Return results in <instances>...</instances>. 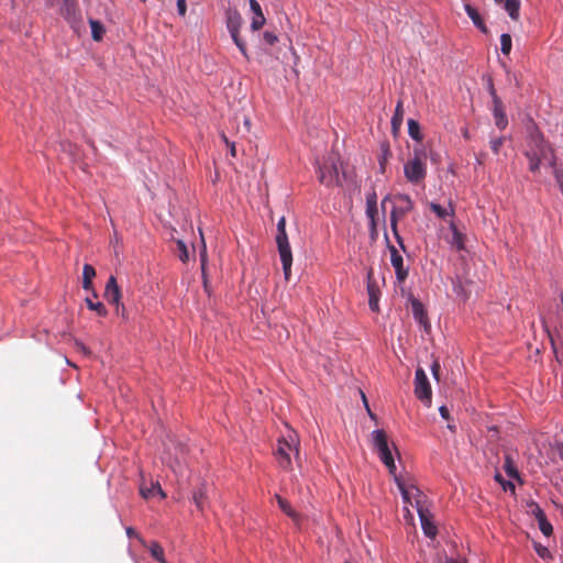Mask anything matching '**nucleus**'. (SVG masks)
Here are the masks:
<instances>
[{"label": "nucleus", "mask_w": 563, "mask_h": 563, "mask_svg": "<svg viewBox=\"0 0 563 563\" xmlns=\"http://www.w3.org/2000/svg\"><path fill=\"white\" fill-rule=\"evenodd\" d=\"M534 550L542 559H549L551 556L549 549L540 543H534Z\"/></svg>", "instance_id": "4c0bfd02"}, {"label": "nucleus", "mask_w": 563, "mask_h": 563, "mask_svg": "<svg viewBox=\"0 0 563 563\" xmlns=\"http://www.w3.org/2000/svg\"><path fill=\"white\" fill-rule=\"evenodd\" d=\"M250 9L253 13V18L251 21V29L252 31H258L262 29L266 22V19L264 16V13L262 11V8L260 3L256 0H250Z\"/></svg>", "instance_id": "aec40b11"}, {"label": "nucleus", "mask_w": 563, "mask_h": 563, "mask_svg": "<svg viewBox=\"0 0 563 563\" xmlns=\"http://www.w3.org/2000/svg\"><path fill=\"white\" fill-rule=\"evenodd\" d=\"M386 208L382 207L379 210L377 206V196L375 192H371L366 196V216L369 220V230L372 235L377 234V227L379 223L386 221Z\"/></svg>", "instance_id": "9d476101"}, {"label": "nucleus", "mask_w": 563, "mask_h": 563, "mask_svg": "<svg viewBox=\"0 0 563 563\" xmlns=\"http://www.w3.org/2000/svg\"><path fill=\"white\" fill-rule=\"evenodd\" d=\"M427 154L422 147H415L413 155L404 165V175L406 179L418 185L423 181L427 175Z\"/></svg>", "instance_id": "423d86ee"}, {"label": "nucleus", "mask_w": 563, "mask_h": 563, "mask_svg": "<svg viewBox=\"0 0 563 563\" xmlns=\"http://www.w3.org/2000/svg\"><path fill=\"white\" fill-rule=\"evenodd\" d=\"M367 294L369 309L377 312L379 310L378 301L380 290L378 285L373 280L371 272L367 274Z\"/></svg>", "instance_id": "2eb2a0df"}, {"label": "nucleus", "mask_w": 563, "mask_h": 563, "mask_svg": "<svg viewBox=\"0 0 563 563\" xmlns=\"http://www.w3.org/2000/svg\"><path fill=\"white\" fill-rule=\"evenodd\" d=\"M222 140L228 146L232 143L228 140V137L224 134H222Z\"/></svg>", "instance_id": "6e6d98bb"}, {"label": "nucleus", "mask_w": 563, "mask_h": 563, "mask_svg": "<svg viewBox=\"0 0 563 563\" xmlns=\"http://www.w3.org/2000/svg\"><path fill=\"white\" fill-rule=\"evenodd\" d=\"M245 125L250 126V120H245Z\"/></svg>", "instance_id": "052dcab7"}, {"label": "nucleus", "mask_w": 563, "mask_h": 563, "mask_svg": "<svg viewBox=\"0 0 563 563\" xmlns=\"http://www.w3.org/2000/svg\"><path fill=\"white\" fill-rule=\"evenodd\" d=\"M449 229L451 231L452 236L451 239H448V243L451 245V247L457 251L465 250V234L459 230V228L452 220L449 223Z\"/></svg>", "instance_id": "6ab92c4d"}, {"label": "nucleus", "mask_w": 563, "mask_h": 563, "mask_svg": "<svg viewBox=\"0 0 563 563\" xmlns=\"http://www.w3.org/2000/svg\"><path fill=\"white\" fill-rule=\"evenodd\" d=\"M150 552L156 561H158L159 563H166L164 559V550L157 542H153L150 545Z\"/></svg>", "instance_id": "473e14b6"}, {"label": "nucleus", "mask_w": 563, "mask_h": 563, "mask_svg": "<svg viewBox=\"0 0 563 563\" xmlns=\"http://www.w3.org/2000/svg\"><path fill=\"white\" fill-rule=\"evenodd\" d=\"M345 563H350V562H345Z\"/></svg>", "instance_id": "0e129e2a"}, {"label": "nucleus", "mask_w": 563, "mask_h": 563, "mask_svg": "<svg viewBox=\"0 0 563 563\" xmlns=\"http://www.w3.org/2000/svg\"><path fill=\"white\" fill-rule=\"evenodd\" d=\"M177 11L180 16H185L187 12L186 0H177Z\"/></svg>", "instance_id": "c03bdc74"}, {"label": "nucleus", "mask_w": 563, "mask_h": 563, "mask_svg": "<svg viewBox=\"0 0 563 563\" xmlns=\"http://www.w3.org/2000/svg\"><path fill=\"white\" fill-rule=\"evenodd\" d=\"M206 499H207V492H206L205 485L198 487L192 493V501L196 505L197 509L201 512L205 510V500Z\"/></svg>", "instance_id": "a878e982"}, {"label": "nucleus", "mask_w": 563, "mask_h": 563, "mask_svg": "<svg viewBox=\"0 0 563 563\" xmlns=\"http://www.w3.org/2000/svg\"><path fill=\"white\" fill-rule=\"evenodd\" d=\"M431 372L435 379H439V373H440V364L438 361H434L431 365Z\"/></svg>", "instance_id": "a18cd8bd"}, {"label": "nucleus", "mask_w": 563, "mask_h": 563, "mask_svg": "<svg viewBox=\"0 0 563 563\" xmlns=\"http://www.w3.org/2000/svg\"><path fill=\"white\" fill-rule=\"evenodd\" d=\"M553 168H554L553 174H554L555 180H556L558 185H560L563 183V173L555 167H553Z\"/></svg>", "instance_id": "49530a36"}, {"label": "nucleus", "mask_w": 563, "mask_h": 563, "mask_svg": "<svg viewBox=\"0 0 563 563\" xmlns=\"http://www.w3.org/2000/svg\"><path fill=\"white\" fill-rule=\"evenodd\" d=\"M525 155L529 161L530 172L534 174L540 170L543 163L550 167H555L556 165V156L553 148L538 133L531 134Z\"/></svg>", "instance_id": "f257e3e1"}, {"label": "nucleus", "mask_w": 563, "mask_h": 563, "mask_svg": "<svg viewBox=\"0 0 563 563\" xmlns=\"http://www.w3.org/2000/svg\"><path fill=\"white\" fill-rule=\"evenodd\" d=\"M263 38L268 45H274L278 41L277 35L268 31L264 32Z\"/></svg>", "instance_id": "a19ab883"}, {"label": "nucleus", "mask_w": 563, "mask_h": 563, "mask_svg": "<svg viewBox=\"0 0 563 563\" xmlns=\"http://www.w3.org/2000/svg\"><path fill=\"white\" fill-rule=\"evenodd\" d=\"M558 453H559L560 457L563 460V444L558 446Z\"/></svg>", "instance_id": "864d4df0"}, {"label": "nucleus", "mask_w": 563, "mask_h": 563, "mask_svg": "<svg viewBox=\"0 0 563 563\" xmlns=\"http://www.w3.org/2000/svg\"><path fill=\"white\" fill-rule=\"evenodd\" d=\"M300 440L298 433L289 427L277 440L275 457L278 465L289 471L291 468V457L299 460Z\"/></svg>", "instance_id": "f03ea898"}, {"label": "nucleus", "mask_w": 563, "mask_h": 563, "mask_svg": "<svg viewBox=\"0 0 563 563\" xmlns=\"http://www.w3.org/2000/svg\"><path fill=\"white\" fill-rule=\"evenodd\" d=\"M415 395L428 406L431 405V386L426 372L418 367L415 375Z\"/></svg>", "instance_id": "ddd939ff"}, {"label": "nucleus", "mask_w": 563, "mask_h": 563, "mask_svg": "<svg viewBox=\"0 0 563 563\" xmlns=\"http://www.w3.org/2000/svg\"><path fill=\"white\" fill-rule=\"evenodd\" d=\"M187 448L180 443H173L166 450L163 461L166 463L174 473H181L183 465L187 462Z\"/></svg>", "instance_id": "6e6552de"}, {"label": "nucleus", "mask_w": 563, "mask_h": 563, "mask_svg": "<svg viewBox=\"0 0 563 563\" xmlns=\"http://www.w3.org/2000/svg\"><path fill=\"white\" fill-rule=\"evenodd\" d=\"M341 169L342 162L340 157L336 154H330L319 167V181L327 187L340 186L343 177Z\"/></svg>", "instance_id": "0eeeda50"}, {"label": "nucleus", "mask_w": 563, "mask_h": 563, "mask_svg": "<svg viewBox=\"0 0 563 563\" xmlns=\"http://www.w3.org/2000/svg\"><path fill=\"white\" fill-rule=\"evenodd\" d=\"M430 209L441 219L454 216V208L451 205L442 207L439 203L431 202Z\"/></svg>", "instance_id": "cd10ccee"}, {"label": "nucleus", "mask_w": 563, "mask_h": 563, "mask_svg": "<svg viewBox=\"0 0 563 563\" xmlns=\"http://www.w3.org/2000/svg\"><path fill=\"white\" fill-rule=\"evenodd\" d=\"M177 246H178V251H179V260L181 262H187L189 260V253H188V249L186 246V244L183 242V241H177Z\"/></svg>", "instance_id": "e433bc0d"}, {"label": "nucleus", "mask_w": 563, "mask_h": 563, "mask_svg": "<svg viewBox=\"0 0 563 563\" xmlns=\"http://www.w3.org/2000/svg\"><path fill=\"white\" fill-rule=\"evenodd\" d=\"M504 144V137H497L490 141V147L495 154H497Z\"/></svg>", "instance_id": "79ce46f5"}, {"label": "nucleus", "mask_w": 563, "mask_h": 563, "mask_svg": "<svg viewBox=\"0 0 563 563\" xmlns=\"http://www.w3.org/2000/svg\"><path fill=\"white\" fill-rule=\"evenodd\" d=\"M276 243L283 265L284 277L288 282L291 275L292 253L286 231L277 232Z\"/></svg>", "instance_id": "9b49d317"}, {"label": "nucleus", "mask_w": 563, "mask_h": 563, "mask_svg": "<svg viewBox=\"0 0 563 563\" xmlns=\"http://www.w3.org/2000/svg\"><path fill=\"white\" fill-rule=\"evenodd\" d=\"M512 47L511 36L507 33L500 35V51L504 55H509Z\"/></svg>", "instance_id": "72a5a7b5"}, {"label": "nucleus", "mask_w": 563, "mask_h": 563, "mask_svg": "<svg viewBox=\"0 0 563 563\" xmlns=\"http://www.w3.org/2000/svg\"><path fill=\"white\" fill-rule=\"evenodd\" d=\"M505 471L507 473V475L511 478H516V479H519V473L514 464V462L511 461V459L509 456L506 457V461H505Z\"/></svg>", "instance_id": "f704fd0d"}, {"label": "nucleus", "mask_w": 563, "mask_h": 563, "mask_svg": "<svg viewBox=\"0 0 563 563\" xmlns=\"http://www.w3.org/2000/svg\"><path fill=\"white\" fill-rule=\"evenodd\" d=\"M489 92L493 98V114L495 119V124L499 130H504L508 124V120L504 110L503 101L497 96L493 86L490 87Z\"/></svg>", "instance_id": "4468645a"}, {"label": "nucleus", "mask_w": 563, "mask_h": 563, "mask_svg": "<svg viewBox=\"0 0 563 563\" xmlns=\"http://www.w3.org/2000/svg\"><path fill=\"white\" fill-rule=\"evenodd\" d=\"M142 2H145L146 0H141Z\"/></svg>", "instance_id": "e2e57ef3"}, {"label": "nucleus", "mask_w": 563, "mask_h": 563, "mask_svg": "<svg viewBox=\"0 0 563 563\" xmlns=\"http://www.w3.org/2000/svg\"><path fill=\"white\" fill-rule=\"evenodd\" d=\"M408 134L415 141H418V142L422 141V133L420 130V124L413 119L408 120Z\"/></svg>", "instance_id": "c756f323"}, {"label": "nucleus", "mask_w": 563, "mask_h": 563, "mask_svg": "<svg viewBox=\"0 0 563 563\" xmlns=\"http://www.w3.org/2000/svg\"><path fill=\"white\" fill-rule=\"evenodd\" d=\"M506 0H494V2L498 5H501Z\"/></svg>", "instance_id": "13d9d810"}, {"label": "nucleus", "mask_w": 563, "mask_h": 563, "mask_svg": "<svg viewBox=\"0 0 563 563\" xmlns=\"http://www.w3.org/2000/svg\"><path fill=\"white\" fill-rule=\"evenodd\" d=\"M439 411H440V415L444 419H446L449 417V409L446 407H444V406L440 407Z\"/></svg>", "instance_id": "09e8293b"}, {"label": "nucleus", "mask_w": 563, "mask_h": 563, "mask_svg": "<svg viewBox=\"0 0 563 563\" xmlns=\"http://www.w3.org/2000/svg\"><path fill=\"white\" fill-rule=\"evenodd\" d=\"M200 261H201L202 273H205V267H206V263H207V247H206V244L203 241H202V246L200 250Z\"/></svg>", "instance_id": "37998d69"}, {"label": "nucleus", "mask_w": 563, "mask_h": 563, "mask_svg": "<svg viewBox=\"0 0 563 563\" xmlns=\"http://www.w3.org/2000/svg\"><path fill=\"white\" fill-rule=\"evenodd\" d=\"M418 515L420 518L421 528L423 530V533L429 538H434L438 533V529L433 522V518H432V515L429 511V509L426 508L423 510H420V512H418Z\"/></svg>", "instance_id": "dca6fc26"}, {"label": "nucleus", "mask_w": 563, "mask_h": 563, "mask_svg": "<svg viewBox=\"0 0 563 563\" xmlns=\"http://www.w3.org/2000/svg\"><path fill=\"white\" fill-rule=\"evenodd\" d=\"M140 493L145 499L154 498L158 496L161 499L166 498L165 492L162 489L158 482H151L150 484L143 482L140 485Z\"/></svg>", "instance_id": "a211bd4d"}, {"label": "nucleus", "mask_w": 563, "mask_h": 563, "mask_svg": "<svg viewBox=\"0 0 563 563\" xmlns=\"http://www.w3.org/2000/svg\"><path fill=\"white\" fill-rule=\"evenodd\" d=\"M495 479L500 483V485L503 486L504 490H508L509 489L511 492H515V485L511 482H505L501 478L500 474H496L495 475Z\"/></svg>", "instance_id": "ea45409f"}, {"label": "nucleus", "mask_w": 563, "mask_h": 563, "mask_svg": "<svg viewBox=\"0 0 563 563\" xmlns=\"http://www.w3.org/2000/svg\"><path fill=\"white\" fill-rule=\"evenodd\" d=\"M464 9H465V12L468 15V18L472 20L473 24L481 32L486 34L488 32V29H487L483 18L481 16L479 12L468 3L464 4Z\"/></svg>", "instance_id": "4be33fe9"}, {"label": "nucleus", "mask_w": 563, "mask_h": 563, "mask_svg": "<svg viewBox=\"0 0 563 563\" xmlns=\"http://www.w3.org/2000/svg\"><path fill=\"white\" fill-rule=\"evenodd\" d=\"M286 231V220L282 217L277 223V232Z\"/></svg>", "instance_id": "de8ad7c7"}, {"label": "nucleus", "mask_w": 563, "mask_h": 563, "mask_svg": "<svg viewBox=\"0 0 563 563\" xmlns=\"http://www.w3.org/2000/svg\"><path fill=\"white\" fill-rule=\"evenodd\" d=\"M411 308H412V314L415 317V319L421 324L423 325V328L426 330H428L430 328V324H429V321H428V317H427V312L424 310V307L423 305L417 300V299H412L411 301Z\"/></svg>", "instance_id": "412c9836"}, {"label": "nucleus", "mask_w": 563, "mask_h": 563, "mask_svg": "<svg viewBox=\"0 0 563 563\" xmlns=\"http://www.w3.org/2000/svg\"><path fill=\"white\" fill-rule=\"evenodd\" d=\"M551 344H552V346H553V350L555 351V343H554V341H553V339H552V338H551Z\"/></svg>", "instance_id": "bf43d9fd"}, {"label": "nucleus", "mask_w": 563, "mask_h": 563, "mask_svg": "<svg viewBox=\"0 0 563 563\" xmlns=\"http://www.w3.org/2000/svg\"><path fill=\"white\" fill-rule=\"evenodd\" d=\"M361 396H362L363 405H364L365 409H367V407H369V406H368L366 396L363 391H361Z\"/></svg>", "instance_id": "3c124183"}, {"label": "nucleus", "mask_w": 563, "mask_h": 563, "mask_svg": "<svg viewBox=\"0 0 563 563\" xmlns=\"http://www.w3.org/2000/svg\"><path fill=\"white\" fill-rule=\"evenodd\" d=\"M230 154L231 156L235 157L236 156V148H235V144L232 142L230 145Z\"/></svg>", "instance_id": "8fccbe9b"}, {"label": "nucleus", "mask_w": 563, "mask_h": 563, "mask_svg": "<svg viewBox=\"0 0 563 563\" xmlns=\"http://www.w3.org/2000/svg\"><path fill=\"white\" fill-rule=\"evenodd\" d=\"M64 4L60 9V13L64 14V15H71L74 12H75V5H76V1L75 0H63ZM48 3L49 5H55L57 4V0H48Z\"/></svg>", "instance_id": "7c9ffc66"}, {"label": "nucleus", "mask_w": 563, "mask_h": 563, "mask_svg": "<svg viewBox=\"0 0 563 563\" xmlns=\"http://www.w3.org/2000/svg\"><path fill=\"white\" fill-rule=\"evenodd\" d=\"M118 314L122 317V310H121V308L119 309V313H118Z\"/></svg>", "instance_id": "680f3d73"}, {"label": "nucleus", "mask_w": 563, "mask_h": 563, "mask_svg": "<svg viewBox=\"0 0 563 563\" xmlns=\"http://www.w3.org/2000/svg\"><path fill=\"white\" fill-rule=\"evenodd\" d=\"M530 512L536 517L537 521L545 518L543 510L537 504L530 505Z\"/></svg>", "instance_id": "58836bf2"}, {"label": "nucleus", "mask_w": 563, "mask_h": 563, "mask_svg": "<svg viewBox=\"0 0 563 563\" xmlns=\"http://www.w3.org/2000/svg\"><path fill=\"white\" fill-rule=\"evenodd\" d=\"M126 534H128L129 537L136 536V534H135V532H134V530H133L132 528H128V529H126Z\"/></svg>", "instance_id": "5fc2aeb1"}, {"label": "nucleus", "mask_w": 563, "mask_h": 563, "mask_svg": "<svg viewBox=\"0 0 563 563\" xmlns=\"http://www.w3.org/2000/svg\"><path fill=\"white\" fill-rule=\"evenodd\" d=\"M275 498L282 511L285 512L288 517H290L292 521L299 526L301 521V516L295 509H292L290 504L285 498H283L279 495H276Z\"/></svg>", "instance_id": "5701e85b"}, {"label": "nucleus", "mask_w": 563, "mask_h": 563, "mask_svg": "<svg viewBox=\"0 0 563 563\" xmlns=\"http://www.w3.org/2000/svg\"><path fill=\"white\" fill-rule=\"evenodd\" d=\"M389 250H390V262H391L393 267L395 268L397 279L399 282H402V280H405V278L408 275V271L404 266V258L398 253V251L396 250L395 246H390Z\"/></svg>", "instance_id": "f3484780"}, {"label": "nucleus", "mask_w": 563, "mask_h": 563, "mask_svg": "<svg viewBox=\"0 0 563 563\" xmlns=\"http://www.w3.org/2000/svg\"><path fill=\"white\" fill-rule=\"evenodd\" d=\"M402 121H404L402 102L398 101L396 109H395V113L391 118V128L395 133L400 129Z\"/></svg>", "instance_id": "bb28decb"}, {"label": "nucleus", "mask_w": 563, "mask_h": 563, "mask_svg": "<svg viewBox=\"0 0 563 563\" xmlns=\"http://www.w3.org/2000/svg\"><path fill=\"white\" fill-rule=\"evenodd\" d=\"M96 277V269L90 264H85L82 267V288L92 291V280Z\"/></svg>", "instance_id": "b1692460"}, {"label": "nucleus", "mask_w": 563, "mask_h": 563, "mask_svg": "<svg viewBox=\"0 0 563 563\" xmlns=\"http://www.w3.org/2000/svg\"><path fill=\"white\" fill-rule=\"evenodd\" d=\"M539 528L541 532L545 537H550L552 534L553 528L552 525L547 520V517L538 521Z\"/></svg>", "instance_id": "c9c22d12"}, {"label": "nucleus", "mask_w": 563, "mask_h": 563, "mask_svg": "<svg viewBox=\"0 0 563 563\" xmlns=\"http://www.w3.org/2000/svg\"><path fill=\"white\" fill-rule=\"evenodd\" d=\"M371 443L376 450L380 461L388 468L391 475H396V465L393 456V450H396L394 443H389L387 433L382 429H376L371 433Z\"/></svg>", "instance_id": "39448f33"}, {"label": "nucleus", "mask_w": 563, "mask_h": 563, "mask_svg": "<svg viewBox=\"0 0 563 563\" xmlns=\"http://www.w3.org/2000/svg\"><path fill=\"white\" fill-rule=\"evenodd\" d=\"M366 411H367V413H368L371 419L376 420V415L372 412L369 407H367Z\"/></svg>", "instance_id": "603ef678"}, {"label": "nucleus", "mask_w": 563, "mask_h": 563, "mask_svg": "<svg viewBox=\"0 0 563 563\" xmlns=\"http://www.w3.org/2000/svg\"><path fill=\"white\" fill-rule=\"evenodd\" d=\"M227 29L240 52L247 57L245 43L240 37V30L243 24V19L240 12L235 9L227 11Z\"/></svg>", "instance_id": "1a4fd4ad"}, {"label": "nucleus", "mask_w": 563, "mask_h": 563, "mask_svg": "<svg viewBox=\"0 0 563 563\" xmlns=\"http://www.w3.org/2000/svg\"><path fill=\"white\" fill-rule=\"evenodd\" d=\"M89 24L91 27V37L97 42L101 41L106 33L104 26L99 21L92 19L89 20Z\"/></svg>", "instance_id": "c85d7f7f"}, {"label": "nucleus", "mask_w": 563, "mask_h": 563, "mask_svg": "<svg viewBox=\"0 0 563 563\" xmlns=\"http://www.w3.org/2000/svg\"><path fill=\"white\" fill-rule=\"evenodd\" d=\"M222 140L228 146L232 143L228 140V137L224 134H222Z\"/></svg>", "instance_id": "4d7b16f0"}, {"label": "nucleus", "mask_w": 563, "mask_h": 563, "mask_svg": "<svg viewBox=\"0 0 563 563\" xmlns=\"http://www.w3.org/2000/svg\"><path fill=\"white\" fill-rule=\"evenodd\" d=\"M104 298L108 300L109 303H112L115 306V313H119V309L122 310V318L126 319V311L125 307L121 301L122 295L120 287L117 283V278L114 276H110L106 288H104Z\"/></svg>", "instance_id": "f8f14e48"}, {"label": "nucleus", "mask_w": 563, "mask_h": 563, "mask_svg": "<svg viewBox=\"0 0 563 563\" xmlns=\"http://www.w3.org/2000/svg\"><path fill=\"white\" fill-rule=\"evenodd\" d=\"M395 481L397 483L398 489L401 493L402 500L405 504V520L413 525V515L409 510V506L416 508L417 512L428 508L427 496L413 484L401 481L395 475Z\"/></svg>", "instance_id": "7ed1b4c3"}, {"label": "nucleus", "mask_w": 563, "mask_h": 563, "mask_svg": "<svg viewBox=\"0 0 563 563\" xmlns=\"http://www.w3.org/2000/svg\"><path fill=\"white\" fill-rule=\"evenodd\" d=\"M520 0H506L501 7L508 13L509 18L514 21H518L520 18Z\"/></svg>", "instance_id": "393cba45"}, {"label": "nucleus", "mask_w": 563, "mask_h": 563, "mask_svg": "<svg viewBox=\"0 0 563 563\" xmlns=\"http://www.w3.org/2000/svg\"><path fill=\"white\" fill-rule=\"evenodd\" d=\"M85 302H86L87 307L90 310L97 312V314H99L101 317L107 316L108 311L102 302H93L90 298H86Z\"/></svg>", "instance_id": "2f4dec72"}, {"label": "nucleus", "mask_w": 563, "mask_h": 563, "mask_svg": "<svg viewBox=\"0 0 563 563\" xmlns=\"http://www.w3.org/2000/svg\"><path fill=\"white\" fill-rule=\"evenodd\" d=\"M387 202L391 203V211H390L391 231H393L395 238L398 241H400V236H399V233L397 230L398 222L412 210L413 202L409 196L402 195V194H398L395 196L387 195L382 200V207L386 208Z\"/></svg>", "instance_id": "20e7f679"}]
</instances>
